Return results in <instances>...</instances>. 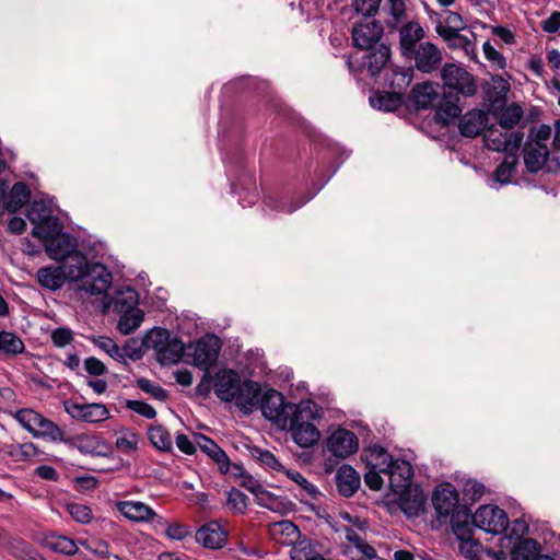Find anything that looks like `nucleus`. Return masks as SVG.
<instances>
[{
	"label": "nucleus",
	"instance_id": "obj_12",
	"mask_svg": "<svg viewBox=\"0 0 560 560\" xmlns=\"http://www.w3.org/2000/svg\"><path fill=\"white\" fill-rule=\"evenodd\" d=\"M221 346V340L215 335L201 337L195 346L194 364L199 369L210 370L219 358Z\"/></svg>",
	"mask_w": 560,
	"mask_h": 560
},
{
	"label": "nucleus",
	"instance_id": "obj_4",
	"mask_svg": "<svg viewBox=\"0 0 560 560\" xmlns=\"http://www.w3.org/2000/svg\"><path fill=\"white\" fill-rule=\"evenodd\" d=\"M13 418L34 438L49 439L54 442L63 440L62 430L51 420L33 409H20Z\"/></svg>",
	"mask_w": 560,
	"mask_h": 560
},
{
	"label": "nucleus",
	"instance_id": "obj_62",
	"mask_svg": "<svg viewBox=\"0 0 560 560\" xmlns=\"http://www.w3.org/2000/svg\"><path fill=\"white\" fill-rule=\"evenodd\" d=\"M485 485L477 480H468L464 487L465 495L468 497L474 502L481 499V497L485 493Z\"/></svg>",
	"mask_w": 560,
	"mask_h": 560
},
{
	"label": "nucleus",
	"instance_id": "obj_60",
	"mask_svg": "<svg viewBox=\"0 0 560 560\" xmlns=\"http://www.w3.org/2000/svg\"><path fill=\"white\" fill-rule=\"evenodd\" d=\"M83 364L85 372L93 376H102L108 372L106 365L95 357L86 358Z\"/></svg>",
	"mask_w": 560,
	"mask_h": 560
},
{
	"label": "nucleus",
	"instance_id": "obj_19",
	"mask_svg": "<svg viewBox=\"0 0 560 560\" xmlns=\"http://www.w3.org/2000/svg\"><path fill=\"white\" fill-rule=\"evenodd\" d=\"M59 266L65 275L66 281H82L88 279L92 264H89L86 256L77 250L62 259Z\"/></svg>",
	"mask_w": 560,
	"mask_h": 560
},
{
	"label": "nucleus",
	"instance_id": "obj_35",
	"mask_svg": "<svg viewBox=\"0 0 560 560\" xmlns=\"http://www.w3.org/2000/svg\"><path fill=\"white\" fill-rule=\"evenodd\" d=\"M42 544L51 551L66 556H72L79 550L73 539L56 533L46 534L42 539Z\"/></svg>",
	"mask_w": 560,
	"mask_h": 560
},
{
	"label": "nucleus",
	"instance_id": "obj_17",
	"mask_svg": "<svg viewBox=\"0 0 560 560\" xmlns=\"http://www.w3.org/2000/svg\"><path fill=\"white\" fill-rule=\"evenodd\" d=\"M112 272L106 268V266L95 262L92 264L88 279L83 280L80 289L91 295H101L107 292L112 284Z\"/></svg>",
	"mask_w": 560,
	"mask_h": 560
},
{
	"label": "nucleus",
	"instance_id": "obj_29",
	"mask_svg": "<svg viewBox=\"0 0 560 560\" xmlns=\"http://www.w3.org/2000/svg\"><path fill=\"white\" fill-rule=\"evenodd\" d=\"M409 100L417 110L427 109L439 100L436 86L431 82L416 84L410 91Z\"/></svg>",
	"mask_w": 560,
	"mask_h": 560
},
{
	"label": "nucleus",
	"instance_id": "obj_7",
	"mask_svg": "<svg viewBox=\"0 0 560 560\" xmlns=\"http://www.w3.org/2000/svg\"><path fill=\"white\" fill-rule=\"evenodd\" d=\"M523 140V131H506L499 126H491L483 133L487 148L497 152H518Z\"/></svg>",
	"mask_w": 560,
	"mask_h": 560
},
{
	"label": "nucleus",
	"instance_id": "obj_50",
	"mask_svg": "<svg viewBox=\"0 0 560 560\" xmlns=\"http://www.w3.org/2000/svg\"><path fill=\"white\" fill-rule=\"evenodd\" d=\"M228 505L232 511L244 514L248 506V497L236 488L228 492Z\"/></svg>",
	"mask_w": 560,
	"mask_h": 560
},
{
	"label": "nucleus",
	"instance_id": "obj_18",
	"mask_svg": "<svg viewBox=\"0 0 560 560\" xmlns=\"http://www.w3.org/2000/svg\"><path fill=\"white\" fill-rule=\"evenodd\" d=\"M241 383V376L234 370H220L215 374L214 393L220 400L232 402Z\"/></svg>",
	"mask_w": 560,
	"mask_h": 560
},
{
	"label": "nucleus",
	"instance_id": "obj_28",
	"mask_svg": "<svg viewBox=\"0 0 560 560\" xmlns=\"http://www.w3.org/2000/svg\"><path fill=\"white\" fill-rule=\"evenodd\" d=\"M458 103V96L443 93V97L439 101L435 109V121L443 126H450L462 113V108Z\"/></svg>",
	"mask_w": 560,
	"mask_h": 560
},
{
	"label": "nucleus",
	"instance_id": "obj_8",
	"mask_svg": "<svg viewBox=\"0 0 560 560\" xmlns=\"http://www.w3.org/2000/svg\"><path fill=\"white\" fill-rule=\"evenodd\" d=\"M127 293L128 296L125 300L118 299L116 303L117 307L120 305L119 312H121L117 329L122 335L132 334L144 319V312L135 306L138 302L137 292L129 289Z\"/></svg>",
	"mask_w": 560,
	"mask_h": 560
},
{
	"label": "nucleus",
	"instance_id": "obj_16",
	"mask_svg": "<svg viewBox=\"0 0 560 560\" xmlns=\"http://www.w3.org/2000/svg\"><path fill=\"white\" fill-rule=\"evenodd\" d=\"M326 446L334 456L346 458L357 452L359 440L353 432L339 428L329 435Z\"/></svg>",
	"mask_w": 560,
	"mask_h": 560
},
{
	"label": "nucleus",
	"instance_id": "obj_61",
	"mask_svg": "<svg viewBox=\"0 0 560 560\" xmlns=\"http://www.w3.org/2000/svg\"><path fill=\"white\" fill-rule=\"evenodd\" d=\"M485 57L495 65L499 69H504L506 60L501 52H499L489 42H486L482 46Z\"/></svg>",
	"mask_w": 560,
	"mask_h": 560
},
{
	"label": "nucleus",
	"instance_id": "obj_43",
	"mask_svg": "<svg viewBox=\"0 0 560 560\" xmlns=\"http://www.w3.org/2000/svg\"><path fill=\"white\" fill-rule=\"evenodd\" d=\"M25 351L22 339L14 332L0 331V353L5 355H16Z\"/></svg>",
	"mask_w": 560,
	"mask_h": 560
},
{
	"label": "nucleus",
	"instance_id": "obj_31",
	"mask_svg": "<svg viewBox=\"0 0 560 560\" xmlns=\"http://www.w3.org/2000/svg\"><path fill=\"white\" fill-rule=\"evenodd\" d=\"M117 510L128 520L136 522L151 521L156 516L155 512L140 501H121L117 503Z\"/></svg>",
	"mask_w": 560,
	"mask_h": 560
},
{
	"label": "nucleus",
	"instance_id": "obj_13",
	"mask_svg": "<svg viewBox=\"0 0 560 560\" xmlns=\"http://www.w3.org/2000/svg\"><path fill=\"white\" fill-rule=\"evenodd\" d=\"M459 495L452 483H444L435 488L432 494V504L436 517L441 523L446 522L450 514L459 505Z\"/></svg>",
	"mask_w": 560,
	"mask_h": 560
},
{
	"label": "nucleus",
	"instance_id": "obj_58",
	"mask_svg": "<svg viewBox=\"0 0 560 560\" xmlns=\"http://www.w3.org/2000/svg\"><path fill=\"white\" fill-rule=\"evenodd\" d=\"M51 341L58 348L70 345L73 340V331L68 327H58L51 331Z\"/></svg>",
	"mask_w": 560,
	"mask_h": 560
},
{
	"label": "nucleus",
	"instance_id": "obj_14",
	"mask_svg": "<svg viewBox=\"0 0 560 560\" xmlns=\"http://www.w3.org/2000/svg\"><path fill=\"white\" fill-rule=\"evenodd\" d=\"M409 59L415 60V66L420 72L432 73L438 70L442 63V52L436 45L430 42H423L410 54Z\"/></svg>",
	"mask_w": 560,
	"mask_h": 560
},
{
	"label": "nucleus",
	"instance_id": "obj_45",
	"mask_svg": "<svg viewBox=\"0 0 560 560\" xmlns=\"http://www.w3.org/2000/svg\"><path fill=\"white\" fill-rule=\"evenodd\" d=\"M250 456L258 460L260 465L265 468H270L277 471H283L284 467L277 459V457L268 450H264L259 446H250L248 448Z\"/></svg>",
	"mask_w": 560,
	"mask_h": 560
},
{
	"label": "nucleus",
	"instance_id": "obj_59",
	"mask_svg": "<svg viewBox=\"0 0 560 560\" xmlns=\"http://www.w3.org/2000/svg\"><path fill=\"white\" fill-rule=\"evenodd\" d=\"M275 526L279 528L282 535L287 536L290 539L289 544L291 545L292 541H296L300 538H302L299 527L291 521L285 520L278 522L275 524Z\"/></svg>",
	"mask_w": 560,
	"mask_h": 560
},
{
	"label": "nucleus",
	"instance_id": "obj_44",
	"mask_svg": "<svg viewBox=\"0 0 560 560\" xmlns=\"http://www.w3.org/2000/svg\"><path fill=\"white\" fill-rule=\"evenodd\" d=\"M402 102V97L396 92L377 93L370 97V103L374 108L385 112H393L397 109Z\"/></svg>",
	"mask_w": 560,
	"mask_h": 560
},
{
	"label": "nucleus",
	"instance_id": "obj_63",
	"mask_svg": "<svg viewBox=\"0 0 560 560\" xmlns=\"http://www.w3.org/2000/svg\"><path fill=\"white\" fill-rule=\"evenodd\" d=\"M48 209L44 201H33L27 209L26 217L31 223L35 224L43 219L44 215L48 214L46 213Z\"/></svg>",
	"mask_w": 560,
	"mask_h": 560
},
{
	"label": "nucleus",
	"instance_id": "obj_57",
	"mask_svg": "<svg viewBox=\"0 0 560 560\" xmlns=\"http://www.w3.org/2000/svg\"><path fill=\"white\" fill-rule=\"evenodd\" d=\"M125 357V360L130 359L131 361H138L143 357L142 345L137 339H129L126 343L120 347Z\"/></svg>",
	"mask_w": 560,
	"mask_h": 560
},
{
	"label": "nucleus",
	"instance_id": "obj_23",
	"mask_svg": "<svg viewBox=\"0 0 560 560\" xmlns=\"http://www.w3.org/2000/svg\"><path fill=\"white\" fill-rule=\"evenodd\" d=\"M195 443L205 454H207L219 466L221 474H228L231 460L226 453L210 438L201 434H195Z\"/></svg>",
	"mask_w": 560,
	"mask_h": 560
},
{
	"label": "nucleus",
	"instance_id": "obj_30",
	"mask_svg": "<svg viewBox=\"0 0 560 560\" xmlns=\"http://www.w3.org/2000/svg\"><path fill=\"white\" fill-rule=\"evenodd\" d=\"M472 516L470 510L466 505H458L455 510L450 514V523L452 527V532L457 536H467L472 535Z\"/></svg>",
	"mask_w": 560,
	"mask_h": 560
},
{
	"label": "nucleus",
	"instance_id": "obj_15",
	"mask_svg": "<svg viewBox=\"0 0 560 560\" xmlns=\"http://www.w3.org/2000/svg\"><path fill=\"white\" fill-rule=\"evenodd\" d=\"M66 411L75 420L89 423L102 422L108 419L109 411L102 404H78L73 401L65 402Z\"/></svg>",
	"mask_w": 560,
	"mask_h": 560
},
{
	"label": "nucleus",
	"instance_id": "obj_36",
	"mask_svg": "<svg viewBox=\"0 0 560 560\" xmlns=\"http://www.w3.org/2000/svg\"><path fill=\"white\" fill-rule=\"evenodd\" d=\"M73 244L68 234H60L56 238H51L45 243V248L48 256L54 260H62L71 255L73 252Z\"/></svg>",
	"mask_w": 560,
	"mask_h": 560
},
{
	"label": "nucleus",
	"instance_id": "obj_9",
	"mask_svg": "<svg viewBox=\"0 0 560 560\" xmlns=\"http://www.w3.org/2000/svg\"><path fill=\"white\" fill-rule=\"evenodd\" d=\"M381 454L389 458L386 468L381 469V471L388 475L392 490L399 492L411 487L410 482L413 477L411 464L405 459H394L385 451H382Z\"/></svg>",
	"mask_w": 560,
	"mask_h": 560
},
{
	"label": "nucleus",
	"instance_id": "obj_22",
	"mask_svg": "<svg viewBox=\"0 0 560 560\" xmlns=\"http://www.w3.org/2000/svg\"><path fill=\"white\" fill-rule=\"evenodd\" d=\"M424 37L425 32L417 21H410L404 24L399 30V47L401 55L406 58H410V54L418 48Z\"/></svg>",
	"mask_w": 560,
	"mask_h": 560
},
{
	"label": "nucleus",
	"instance_id": "obj_56",
	"mask_svg": "<svg viewBox=\"0 0 560 560\" xmlns=\"http://www.w3.org/2000/svg\"><path fill=\"white\" fill-rule=\"evenodd\" d=\"M125 406L129 410H131L147 419H154L156 417L155 409L151 405H149L144 401L128 399V400H126Z\"/></svg>",
	"mask_w": 560,
	"mask_h": 560
},
{
	"label": "nucleus",
	"instance_id": "obj_5",
	"mask_svg": "<svg viewBox=\"0 0 560 560\" xmlns=\"http://www.w3.org/2000/svg\"><path fill=\"white\" fill-rule=\"evenodd\" d=\"M444 94L472 96L477 92L474 77L463 67L446 63L441 70Z\"/></svg>",
	"mask_w": 560,
	"mask_h": 560
},
{
	"label": "nucleus",
	"instance_id": "obj_27",
	"mask_svg": "<svg viewBox=\"0 0 560 560\" xmlns=\"http://www.w3.org/2000/svg\"><path fill=\"white\" fill-rule=\"evenodd\" d=\"M487 114L480 109H471L459 118L458 129L463 137L476 138L487 124Z\"/></svg>",
	"mask_w": 560,
	"mask_h": 560
},
{
	"label": "nucleus",
	"instance_id": "obj_38",
	"mask_svg": "<svg viewBox=\"0 0 560 560\" xmlns=\"http://www.w3.org/2000/svg\"><path fill=\"white\" fill-rule=\"evenodd\" d=\"M524 112L521 105L513 103L504 107L501 112L495 114L498 126L506 131H514L513 129L520 124L523 118Z\"/></svg>",
	"mask_w": 560,
	"mask_h": 560
},
{
	"label": "nucleus",
	"instance_id": "obj_1",
	"mask_svg": "<svg viewBox=\"0 0 560 560\" xmlns=\"http://www.w3.org/2000/svg\"><path fill=\"white\" fill-rule=\"evenodd\" d=\"M317 418L316 405L310 400L300 402V408L290 417L287 428H290L292 439L299 446L311 447L318 442L320 433L313 423Z\"/></svg>",
	"mask_w": 560,
	"mask_h": 560
},
{
	"label": "nucleus",
	"instance_id": "obj_49",
	"mask_svg": "<svg viewBox=\"0 0 560 560\" xmlns=\"http://www.w3.org/2000/svg\"><path fill=\"white\" fill-rule=\"evenodd\" d=\"M79 450L82 453L105 456L108 453V446L97 438H81L79 440Z\"/></svg>",
	"mask_w": 560,
	"mask_h": 560
},
{
	"label": "nucleus",
	"instance_id": "obj_6",
	"mask_svg": "<svg viewBox=\"0 0 560 560\" xmlns=\"http://www.w3.org/2000/svg\"><path fill=\"white\" fill-rule=\"evenodd\" d=\"M472 524L486 533L500 535L509 526V517L505 511L498 505L485 504L477 509L472 516Z\"/></svg>",
	"mask_w": 560,
	"mask_h": 560
},
{
	"label": "nucleus",
	"instance_id": "obj_37",
	"mask_svg": "<svg viewBox=\"0 0 560 560\" xmlns=\"http://www.w3.org/2000/svg\"><path fill=\"white\" fill-rule=\"evenodd\" d=\"M291 560H320L325 559L316 549L315 544L307 537L292 541L290 550Z\"/></svg>",
	"mask_w": 560,
	"mask_h": 560
},
{
	"label": "nucleus",
	"instance_id": "obj_34",
	"mask_svg": "<svg viewBox=\"0 0 560 560\" xmlns=\"http://www.w3.org/2000/svg\"><path fill=\"white\" fill-rule=\"evenodd\" d=\"M31 190L24 182H16L7 194L4 208L9 212H16L28 202Z\"/></svg>",
	"mask_w": 560,
	"mask_h": 560
},
{
	"label": "nucleus",
	"instance_id": "obj_25",
	"mask_svg": "<svg viewBox=\"0 0 560 560\" xmlns=\"http://www.w3.org/2000/svg\"><path fill=\"white\" fill-rule=\"evenodd\" d=\"M400 495L399 506L409 517L419 516L424 511L425 497L419 487L405 488Z\"/></svg>",
	"mask_w": 560,
	"mask_h": 560
},
{
	"label": "nucleus",
	"instance_id": "obj_53",
	"mask_svg": "<svg viewBox=\"0 0 560 560\" xmlns=\"http://www.w3.org/2000/svg\"><path fill=\"white\" fill-rule=\"evenodd\" d=\"M288 478L299 485L311 498L315 499L319 491L298 470L285 469L283 470Z\"/></svg>",
	"mask_w": 560,
	"mask_h": 560
},
{
	"label": "nucleus",
	"instance_id": "obj_32",
	"mask_svg": "<svg viewBox=\"0 0 560 560\" xmlns=\"http://www.w3.org/2000/svg\"><path fill=\"white\" fill-rule=\"evenodd\" d=\"M62 232V224L60 220L51 214L44 215L38 222L34 224L32 235L45 243L51 238H56Z\"/></svg>",
	"mask_w": 560,
	"mask_h": 560
},
{
	"label": "nucleus",
	"instance_id": "obj_46",
	"mask_svg": "<svg viewBox=\"0 0 560 560\" xmlns=\"http://www.w3.org/2000/svg\"><path fill=\"white\" fill-rule=\"evenodd\" d=\"M151 443L160 451L167 452L173 447L172 436L162 425L151 427L149 430Z\"/></svg>",
	"mask_w": 560,
	"mask_h": 560
},
{
	"label": "nucleus",
	"instance_id": "obj_55",
	"mask_svg": "<svg viewBox=\"0 0 560 560\" xmlns=\"http://www.w3.org/2000/svg\"><path fill=\"white\" fill-rule=\"evenodd\" d=\"M384 10H387L394 19V24H388V26H396L406 16V2L405 0H387Z\"/></svg>",
	"mask_w": 560,
	"mask_h": 560
},
{
	"label": "nucleus",
	"instance_id": "obj_42",
	"mask_svg": "<svg viewBox=\"0 0 560 560\" xmlns=\"http://www.w3.org/2000/svg\"><path fill=\"white\" fill-rule=\"evenodd\" d=\"M11 556L18 560H45V558L27 541L13 539L9 544Z\"/></svg>",
	"mask_w": 560,
	"mask_h": 560
},
{
	"label": "nucleus",
	"instance_id": "obj_21",
	"mask_svg": "<svg viewBox=\"0 0 560 560\" xmlns=\"http://www.w3.org/2000/svg\"><path fill=\"white\" fill-rule=\"evenodd\" d=\"M228 533L218 521H210L196 533V540L209 549H221L226 542Z\"/></svg>",
	"mask_w": 560,
	"mask_h": 560
},
{
	"label": "nucleus",
	"instance_id": "obj_40",
	"mask_svg": "<svg viewBox=\"0 0 560 560\" xmlns=\"http://www.w3.org/2000/svg\"><path fill=\"white\" fill-rule=\"evenodd\" d=\"M540 545L533 538L520 540L511 551V560H536L539 557Z\"/></svg>",
	"mask_w": 560,
	"mask_h": 560
},
{
	"label": "nucleus",
	"instance_id": "obj_39",
	"mask_svg": "<svg viewBox=\"0 0 560 560\" xmlns=\"http://www.w3.org/2000/svg\"><path fill=\"white\" fill-rule=\"evenodd\" d=\"M518 152L505 153L503 161L497 166L493 177L501 185L511 183V178L518 165Z\"/></svg>",
	"mask_w": 560,
	"mask_h": 560
},
{
	"label": "nucleus",
	"instance_id": "obj_51",
	"mask_svg": "<svg viewBox=\"0 0 560 560\" xmlns=\"http://www.w3.org/2000/svg\"><path fill=\"white\" fill-rule=\"evenodd\" d=\"M137 386L144 393L150 394L153 398L165 401L168 398V393L161 385L151 382L148 378L141 377L137 380Z\"/></svg>",
	"mask_w": 560,
	"mask_h": 560
},
{
	"label": "nucleus",
	"instance_id": "obj_10",
	"mask_svg": "<svg viewBox=\"0 0 560 560\" xmlns=\"http://www.w3.org/2000/svg\"><path fill=\"white\" fill-rule=\"evenodd\" d=\"M368 52L364 56L363 63L354 65L351 58H348L347 65L350 71H360L363 67H366L368 72L371 77L378 74L390 60V47L384 43L377 44L372 49H366Z\"/></svg>",
	"mask_w": 560,
	"mask_h": 560
},
{
	"label": "nucleus",
	"instance_id": "obj_54",
	"mask_svg": "<svg viewBox=\"0 0 560 560\" xmlns=\"http://www.w3.org/2000/svg\"><path fill=\"white\" fill-rule=\"evenodd\" d=\"M382 0H352V8L358 14L365 18L374 16L381 5Z\"/></svg>",
	"mask_w": 560,
	"mask_h": 560
},
{
	"label": "nucleus",
	"instance_id": "obj_20",
	"mask_svg": "<svg viewBox=\"0 0 560 560\" xmlns=\"http://www.w3.org/2000/svg\"><path fill=\"white\" fill-rule=\"evenodd\" d=\"M261 394V387L258 382L252 380L242 381L233 401L244 413H250L255 406L259 405L258 397Z\"/></svg>",
	"mask_w": 560,
	"mask_h": 560
},
{
	"label": "nucleus",
	"instance_id": "obj_41",
	"mask_svg": "<svg viewBox=\"0 0 560 560\" xmlns=\"http://www.w3.org/2000/svg\"><path fill=\"white\" fill-rule=\"evenodd\" d=\"M335 532H343L346 539L353 544V546L366 558L373 559L377 557V552L374 547L369 545L352 527L342 525L340 527H332Z\"/></svg>",
	"mask_w": 560,
	"mask_h": 560
},
{
	"label": "nucleus",
	"instance_id": "obj_3",
	"mask_svg": "<svg viewBox=\"0 0 560 560\" xmlns=\"http://www.w3.org/2000/svg\"><path fill=\"white\" fill-rule=\"evenodd\" d=\"M258 407L266 419L285 429L291 421L290 417L300 408V404L288 402L280 392L269 388L261 395Z\"/></svg>",
	"mask_w": 560,
	"mask_h": 560
},
{
	"label": "nucleus",
	"instance_id": "obj_24",
	"mask_svg": "<svg viewBox=\"0 0 560 560\" xmlns=\"http://www.w3.org/2000/svg\"><path fill=\"white\" fill-rule=\"evenodd\" d=\"M548 145H533L532 142H525L523 145V160L525 168L530 174H537L541 171L549 160Z\"/></svg>",
	"mask_w": 560,
	"mask_h": 560
},
{
	"label": "nucleus",
	"instance_id": "obj_48",
	"mask_svg": "<svg viewBox=\"0 0 560 560\" xmlns=\"http://www.w3.org/2000/svg\"><path fill=\"white\" fill-rule=\"evenodd\" d=\"M552 129L549 125L541 124L538 127H532L527 133L525 142H532L533 145H547L551 138Z\"/></svg>",
	"mask_w": 560,
	"mask_h": 560
},
{
	"label": "nucleus",
	"instance_id": "obj_52",
	"mask_svg": "<svg viewBox=\"0 0 560 560\" xmlns=\"http://www.w3.org/2000/svg\"><path fill=\"white\" fill-rule=\"evenodd\" d=\"M67 511L75 522L81 524H88L93 518L92 510L85 504L68 503Z\"/></svg>",
	"mask_w": 560,
	"mask_h": 560
},
{
	"label": "nucleus",
	"instance_id": "obj_26",
	"mask_svg": "<svg viewBox=\"0 0 560 560\" xmlns=\"http://www.w3.org/2000/svg\"><path fill=\"white\" fill-rule=\"evenodd\" d=\"M335 478L338 492L345 498L352 497L361 485L359 472L350 465L339 467Z\"/></svg>",
	"mask_w": 560,
	"mask_h": 560
},
{
	"label": "nucleus",
	"instance_id": "obj_33",
	"mask_svg": "<svg viewBox=\"0 0 560 560\" xmlns=\"http://www.w3.org/2000/svg\"><path fill=\"white\" fill-rule=\"evenodd\" d=\"M37 282L45 289L57 291L66 283L65 275L59 266H45L36 272Z\"/></svg>",
	"mask_w": 560,
	"mask_h": 560
},
{
	"label": "nucleus",
	"instance_id": "obj_2",
	"mask_svg": "<svg viewBox=\"0 0 560 560\" xmlns=\"http://www.w3.org/2000/svg\"><path fill=\"white\" fill-rule=\"evenodd\" d=\"M142 343L156 351L158 361L162 365L178 363L185 352L182 339L162 327L151 329Z\"/></svg>",
	"mask_w": 560,
	"mask_h": 560
},
{
	"label": "nucleus",
	"instance_id": "obj_47",
	"mask_svg": "<svg viewBox=\"0 0 560 560\" xmlns=\"http://www.w3.org/2000/svg\"><path fill=\"white\" fill-rule=\"evenodd\" d=\"M459 540V552L469 560H479L482 545L472 538V535L457 536Z\"/></svg>",
	"mask_w": 560,
	"mask_h": 560
},
{
	"label": "nucleus",
	"instance_id": "obj_11",
	"mask_svg": "<svg viewBox=\"0 0 560 560\" xmlns=\"http://www.w3.org/2000/svg\"><path fill=\"white\" fill-rule=\"evenodd\" d=\"M384 34L382 24L372 20L369 22H357L353 24L351 31V38L353 46L361 50L372 49L377 45Z\"/></svg>",
	"mask_w": 560,
	"mask_h": 560
},
{
	"label": "nucleus",
	"instance_id": "obj_64",
	"mask_svg": "<svg viewBox=\"0 0 560 560\" xmlns=\"http://www.w3.org/2000/svg\"><path fill=\"white\" fill-rule=\"evenodd\" d=\"M544 32L555 34L560 28V11H555L550 16L544 20L540 24Z\"/></svg>",
	"mask_w": 560,
	"mask_h": 560
}]
</instances>
